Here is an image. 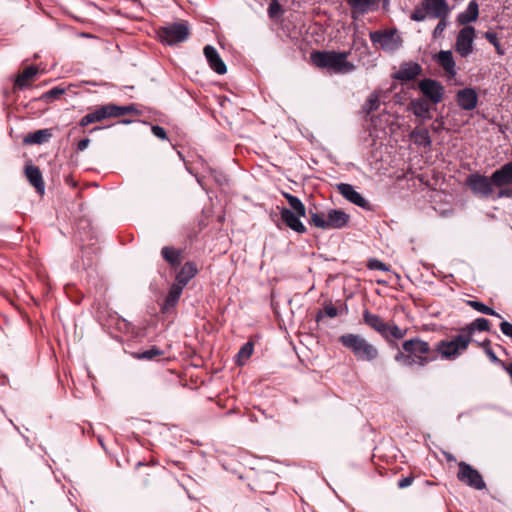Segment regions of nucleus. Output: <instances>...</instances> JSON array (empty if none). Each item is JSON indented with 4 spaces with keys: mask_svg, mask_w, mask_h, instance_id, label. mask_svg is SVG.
Returning a JSON list of instances; mask_svg holds the SVG:
<instances>
[{
    "mask_svg": "<svg viewBox=\"0 0 512 512\" xmlns=\"http://www.w3.org/2000/svg\"><path fill=\"white\" fill-rule=\"evenodd\" d=\"M203 53L211 69L218 74H224V62L217 50L212 45H206Z\"/></svg>",
    "mask_w": 512,
    "mask_h": 512,
    "instance_id": "obj_16",
    "label": "nucleus"
},
{
    "mask_svg": "<svg viewBox=\"0 0 512 512\" xmlns=\"http://www.w3.org/2000/svg\"><path fill=\"white\" fill-rule=\"evenodd\" d=\"M439 64L446 72L451 75L455 74V62L452 57L451 51H440L437 56Z\"/></svg>",
    "mask_w": 512,
    "mask_h": 512,
    "instance_id": "obj_30",
    "label": "nucleus"
},
{
    "mask_svg": "<svg viewBox=\"0 0 512 512\" xmlns=\"http://www.w3.org/2000/svg\"><path fill=\"white\" fill-rule=\"evenodd\" d=\"M280 12V5L277 1H272L268 8V13L271 18H275L279 15Z\"/></svg>",
    "mask_w": 512,
    "mask_h": 512,
    "instance_id": "obj_45",
    "label": "nucleus"
},
{
    "mask_svg": "<svg viewBox=\"0 0 512 512\" xmlns=\"http://www.w3.org/2000/svg\"><path fill=\"white\" fill-rule=\"evenodd\" d=\"M491 179L497 187L512 184V163L505 164L501 169L496 170Z\"/></svg>",
    "mask_w": 512,
    "mask_h": 512,
    "instance_id": "obj_21",
    "label": "nucleus"
},
{
    "mask_svg": "<svg viewBox=\"0 0 512 512\" xmlns=\"http://www.w3.org/2000/svg\"><path fill=\"white\" fill-rule=\"evenodd\" d=\"M76 234L82 243L89 242L82 246V254L87 258V263L84 264L91 266L93 255H97L99 252V247L96 245L97 233L92 227L91 221L87 218H80L76 223Z\"/></svg>",
    "mask_w": 512,
    "mask_h": 512,
    "instance_id": "obj_4",
    "label": "nucleus"
},
{
    "mask_svg": "<svg viewBox=\"0 0 512 512\" xmlns=\"http://www.w3.org/2000/svg\"><path fill=\"white\" fill-rule=\"evenodd\" d=\"M183 287L176 283L172 284L170 290L161 306V311L163 313H168L171 309H173L182 295Z\"/></svg>",
    "mask_w": 512,
    "mask_h": 512,
    "instance_id": "obj_19",
    "label": "nucleus"
},
{
    "mask_svg": "<svg viewBox=\"0 0 512 512\" xmlns=\"http://www.w3.org/2000/svg\"><path fill=\"white\" fill-rule=\"evenodd\" d=\"M65 92H66V88L56 86V87H53L50 90L44 92L41 95V99L46 102L53 101V100L59 99L60 96L63 95Z\"/></svg>",
    "mask_w": 512,
    "mask_h": 512,
    "instance_id": "obj_37",
    "label": "nucleus"
},
{
    "mask_svg": "<svg viewBox=\"0 0 512 512\" xmlns=\"http://www.w3.org/2000/svg\"><path fill=\"white\" fill-rule=\"evenodd\" d=\"M380 104V97L379 94L373 93L370 95V97L367 100V107L369 111H374L379 108Z\"/></svg>",
    "mask_w": 512,
    "mask_h": 512,
    "instance_id": "obj_40",
    "label": "nucleus"
},
{
    "mask_svg": "<svg viewBox=\"0 0 512 512\" xmlns=\"http://www.w3.org/2000/svg\"><path fill=\"white\" fill-rule=\"evenodd\" d=\"M213 118L215 119V121H218V118L216 115H213Z\"/></svg>",
    "mask_w": 512,
    "mask_h": 512,
    "instance_id": "obj_62",
    "label": "nucleus"
},
{
    "mask_svg": "<svg viewBox=\"0 0 512 512\" xmlns=\"http://www.w3.org/2000/svg\"><path fill=\"white\" fill-rule=\"evenodd\" d=\"M411 137L417 145L429 146L431 144L429 132L425 128H416L412 132Z\"/></svg>",
    "mask_w": 512,
    "mask_h": 512,
    "instance_id": "obj_33",
    "label": "nucleus"
},
{
    "mask_svg": "<svg viewBox=\"0 0 512 512\" xmlns=\"http://www.w3.org/2000/svg\"><path fill=\"white\" fill-rule=\"evenodd\" d=\"M213 118L215 119V121H218V118L216 115H213Z\"/></svg>",
    "mask_w": 512,
    "mask_h": 512,
    "instance_id": "obj_60",
    "label": "nucleus"
},
{
    "mask_svg": "<svg viewBox=\"0 0 512 512\" xmlns=\"http://www.w3.org/2000/svg\"><path fill=\"white\" fill-rule=\"evenodd\" d=\"M363 319L371 328L383 336H387L388 323H385L378 315L371 314L368 310H365L363 313Z\"/></svg>",
    "mask_w": 512,
    "mask_h": 512,
    "instance_id": "obj_23",
    "label": "nucleus"
},
{
    "mask_svg": "<svg viewBox=\"0 0 512 512\" xmlns=\"http://www.w3.org/2000/svg\"><path fill=\"white\" fill-rule=\"evenodd\" d=\"M161 255L171 266L176 267L180 265V252L175 248L165 246L161 250Z\"/></svg>",
    "mask_w": 512,
    "mask_h": 512,
    "instance_id": "obj_31",
    "label": "nucleus"
},
{
    "mask_svg": "<svg viewBox=\"0 0 512 512\" xmlns=\"http://www.w3.org/2000/svg\"><path fill=\"white\" fill-rule=\"evenodd\" d=\"M133 121L130 120V119H122L119 121V123L121 124H124V125H128V124H131Z\"/></svg>",
    "mask_w": 512,
    "mask_h": 512,
    "instance_id": "obj_53",
    "label": "nucleus"
},
{
    "mask_svg": "<svg viewBox=\"0 0 512 512\" xmlns=\"http://www.w3.org/2000/svg\"><path fill=\"white\" fill-rule=\"evenodd\" d=\"M468 304L474 308L475 310L483 313V314H486V315H492V316H496L498 318H501V316L496 312L494 311L492 308L484 305L483 303L481 302H478V301H469Z\"/></svg>",
    "mask_w": 512,
    "mask_h": 512,
    "instance_id": "obj_38",
    "label": "nucleus"
},
{
    "mask_svg": "<svg viewBox=\"0 0 512 512\" xmlns=\"http://www.w3.org/2000/svg\"><path fill=\"white\" fill-rule=\"evenodd\" d=\"M458 478L460 481L475 489H483L485 487V483L479 472L464 462L459 464Z\"/></svg>",
    "mask_w": 512,
    "mask_h": 512,
    "instance_id": "obj_11",
    "label": "nucleus"
},
{
    "mask_svg": "<svg viewBox=\"0 0 512 512\" xmlns=\"http://www.w3.org/2000/svg\"><path fill=\"white\" fill-rule=\"evenodd\" d=\"M52 136V133L49 129H40L35 132L27 134L23 143L25 145H33V144H43L47 142Z\"/></svg>",
    "mask_w": 512,
    "mask_h": 512,
    "instance_id": "obj_26",
    "label": "nucleus"
},
{
    "mask_svg": "<svg viewBox=\"0 0 512 512\" xmlns=\"http://www.w3.org/2000/svg\"><path fill=\"white\" fill-rule=\"evenodd\" d=\"M109 112L111 115V118H117L121 117L127 114H139L140 111L136 108L134 104L126 105V106H119L114 103L108 104Z\"/></svg>",
    "mask_w": 512,
    "mask_h": 512,
    "instance_id": "obj_28",
    "label": "nucleus"
},
{
    "mask_svg": "<svg viewBox=\"0 0 512 512\" xmlns=\"http://www.w3.org/2000/svg\"><path fill=\"white\" fill-rule=\"evenodd\" d=\"M164 351L157 346H152L147 350L133 353L134 358L138 360H154L157 357L163 356Z\"/></svg>",
    "mask_w": 512,
    "mask_h": 512,
    "instance_id": "obj_32",
    "label": "nucleus"
},
{
    "mask_svg": "<svg viewBox=\"0 0 512 512\" xmlns=\"http://www.w3.org/2000/svg\"><path fill=\"white\" fill-rule=\"evenodd\" d=\"M467 184L473 193L480 197H488L493 192V182L485 176L479 174L470 175L467 178Z\"/></svg>",
    "mask_w": 512,
    "mask_h": 512,
    "instance_id": "obj_10",
    "label": "nucleus"
},
{
    "mask_svg": "<svg viewBox=\"0 0 512 512\" xmlns=\"http://www.w3.org/2000/svg\"><path fill=\"white\" fill-rule=\"evenodd\" d=\"M421 72V67L417 63H404L400 66L399 70L394 74V78L402 81H409L418 76Z\"/></svg>",
    "mask_w": 512,
    "mask_h": 512,
    "instance_id": "obj_20",
    "label": "nucleus"
},
{
    "mask_svg": "<svg viewBox=\"0 0 512 512\" xmlns=\"http://www.w3.org/2000/svg\"><path fill=\"white\" fill-rule=\"evenodd\" d=\"M324 313L330 317V318H334L338 315V310L334 307V306H331V305H327L325 306L324 308Z\"/></svg>",
    "mask_w": 512,
    "mask_h": 512,
    "instance_id": "obj_48",
    "label": "nucleus"
},
{
    "mask_svg": "<svg viewBox=\"0 0 512 512\" xmlns=\"http://www.w3.org/2000/svg\"><path fill=\"white\" fill-rule=\"evenodd\" d=\"M38 73L36 66L26 67L14 81V87L23 90L28 87V81L32 80Z\"/></svg>",
    "mask_w": 512,
    "mask_h": 512,
    "instance_id": "obj_25",
    "label": "nucleus"
},
{
    "mask_svg": "<svg viewBox=\"0 0 512 512\" xmlns=\"http://www.w3.org/2000/svg\"><path fill=\"white\" fill-rule=\"evenodd\" d=\"M419 89L433 103H439L443 99L444 88L435 80L425 79L420 81Z\"/></svg>",
    "mask_w": 512,
    "mask_h": 512,
    "instance_id": "obj_12",
    "label": "nucleus"
},
{
    "mask_svg": "<svg viewBox=\"0 0 512 512\" xmlns=\"http://www.w3.org/2000/svg\"><path fill=\"white\" fill-rule=\"evenodd\" d=\"M90 143L89 138H83L77 143V150L78 151H84Z\"/></svg>",
    "mask_w": 512,
    "mask_h": 512,
    "instance_id": "obj_49",
    "label": "nucleus"
},
{
    "mask_svg": "<svg viewBox=\"0 0 512 512\" xmlns=\"http://www.w3.org/2000/svg\"><path fill=\"white\" fill-rule=\"evenodd\" d=\"M450 13L446 0H422L419 8L411 14L414 21H424L426 17L447 18Z\"/></svg>",
    "mask_w": 512,
    "mask_h": 512,
    "instance_id": "obj_7",
    "label": "nucleus"
},
{
    "mask_svg": "<svg viewBox=\"0 0 512 512\" xmlns=\"http://www.w3.org/2000/svg\"><path fill=\"white\" fill-rule=\"evenodd\" d=\"M512 196V192L510 190H501L498 194V197H510Z\"/></svg>",
    "mask_w": 512,
    "mask_h": 512,
    "instance_id": "obj_51",
    "label": "nucleus"
},
{
    "mask_svg": "<svg viewBox=\"0 0 512 512\" xmlns=\"http://www.w3.org/2000/svg\"><path fill=\"white\" fill-rule=\"evenodd\" d=\"M219 45L221 48H224V44L221 42V40H219Z\"/></svg>",
    "mask_w": 512,
    "mask_h": 512,
    "instance_id": "obj_58",
    "label": "nucleus"
},
{
    "mask_svg": "<svg viewBox=\"0 0 512 512\" xmlns=\"http://www.w3.org/2000/svg\"><path fill=\"white\" fill-rule=\"evenodd\" d=\"M213 118L215 119V121H218V118L216 115H213Z\"/></svg>",
    "mask_w": 512,
    "mask_h": 512,
    "instance_id": "obj_61",
    "label": "nucleus"
},
{
    "mask_svg": "<svg viewBox=\"0 0 512 512\" xmlns=\"http://www.w3.org/2000/svg\"><path fill=\"white\" fill-rule=\"evenodd\" d=\"M500 328L504 335H506L507 337L512 339V324L511 323H509L507 321H503L500 324Z\"/></svg>",
    "mask_w": 512,
    "mask_h": 512,
    "instance_id": "obj_46",
    "label": "nucleus"
},
{
    "mask_svg": "<svg viewBox=\"0 0 512 512\" xmlns=\"http://www.w3.org/2000/svg\"><path fill=\"white\" fill-rule=\"evenodd\" d=\"M253 345L252 343H246L242 346L235 357V361L238 365H243L245 361L252 355Z\"/></svg>",
    "mask_w": 512,
    "mask_h": 512,
    "instance_id": "obj_36",
    "label": "nucleus"
},
{
    "mask_svg": "<svg viewBox=\"0 0 512 512\" xmlns=\"http://www.w3.org/2000/svg\"><path fill=\"white\" fill-rule=\"evenodd\" d=\"M300 215H298L296 212L283 208L281 210V218L283 222L292 230L298 232V233H304L306 231V228L304 224L300 220Z\"/></svg>",
    "mask_w": 512,
    "mask_h": 512,
    "instance_id": "obj_17",
    "label": "nucleus"
},
{
    "mask_svg": "<svg viewBox=\"0 0 512 512\" xmlns=\"http://www.w3.org/2000/svg\"><path fill=\"white\" fill-rule=\"evenodd\" d=\"M151 131L153 133V135L161 140H166L167 139V133L165 131V129L159 125H152L151 126Z\"/></svg>",
    "mask_w": 512,
    "mask_h": 512,
    "instance_id": "obj_42",
    "label": "nucleus"
},
{
    "mask_svg": "<svg viewBox=\"0 0 512 512\" xmlns=\"http://www.w3.org/2000/svg\"><path fill=\"white\" fill-rule=\"evenodd\" d=\"M403 349L408 353V355L400 352L395 357L396 361L403 365L409 366L412 364H418L423 366L428 363L430 347L427 342L420 339L407 340L403 343Z\"/></svg>",
    "mask_w": 512,
    "mask_h": 512,
    "instance_id": "obj_3",
    "label": "nucleus"
},
{
    "mask_svg": "<svg viewBox=\"0 0 512 512\" xmlns=\"http://www.w3.org/2000/svg\"><path fill=\"white\" fill-rule=\"evenodd\" d=\"M111 118L108 104L102 105L94 109L93 111L87 113L83 116L79 121L80 127H86L90 124L100 122L104 119Z\"/></svg>",
    "mask_w": 512,
    "mask_h": 512,
    "instance_id": "obj_13",
    "label": "nucleus"
},
{
    "mask_svg": "<svg viewBox=\"0 0 512 512\" xmlns=\"http://www.w3.org/2000/svg\"><path fill=\"white\" fill-rule=\"evenodd\" d=\"M409 109L422 121L430 118L429 104L424 100H412L409 105Z\"/></svg>",
    "mask_w": 512,
    "mask_h": 512,
    "instance_id": "obj_27",
    "label": "nucleus"
},
{
    "mask_svg": "<svg viewBox=\"0 0 512 512\" xmlns=\"http://www.w3.org/2000/svg\"><path fill=\"white\" fill-rule=\"evenodd\" d=\"M339 341L351 350L358 360L373 361L378 357V349L361 335L344 334L340 336Z\"/></svg>",
    "mask_w": 512,
    "mask_h": 512,
    "instance_id": "obj_2",
    "label": "nucleus"
},
{
    "mask_svg": "<svg viewBox=\"0 0 512 512\" xmlns=\"http://www.w3.org/2000/svg\"><path fill=\"white\" fill-rule=\"evenodd\" d=\"M101 129H103V127L96 126V127L92 128V129L90 130V133H91V132H94V131H97V130H101Z\"/></svg>",
    "mask_w": 512,
    "mask_h": 512,
    "instance_id": "obj_54",
    "label": "nucleus"
},
{
    "mask_svg": "<svg viewBox=\"0 0 512 512\" xmlns=\"http://www.w3.org/2000/svg\"><path fill=\"white\" fill-rule=\"evenodd\" d=\"M490 323L485 318H478L475 321H473L463 332L465 335H470V338L472 337L474 330L479 331H487L489 330Z\"/></svg>",
    "mask_w": 512,
    "mask_h": 512,
    "instance_id": "obj_35",
    "label": "nucleus"
},
{
    "mask_svg": "<svg viewBox=\"0 0 512 512\" xmlns=\"http://www.w3.org/2000/svg\"><path fill=\"white\" fill-rule=\"evenodd\" d=\"M144 465H145V464H144L143 462L139 461V462L136 464V467L138 468V467H140V466H144Z\"/></svg>",
    "mask_w": 512,
    "mask_h": 512,
    "instance_id": "obj_55",
    "label": "nucleus"
},
{
    "mask_svg": "<svg viewBox=\"0 0 512 512\" xmlns=\"http://www.w3.org/2000/svg\"><path fill=\"white\" fill-rule=\"evenodd\" d=\"M350 216L340 209H330L324 213L310 211V222L315 227L330 230L342 229L347 226Z\"/></svg>",
    "mask_w": 512,
    "mask_h": 512,
    "instance_id": "obj_5",
    "label": "nucleus"
},
{
    "mask_svg": "<svg viewBox=\"0 0 512 512\" xmlns=\"http://www.w3.org/2000/svg\"><path fill=\"white\" fill-rule=\"evenodd\" d=\"M488 355H489V357H490V359H491L492 361H497V360H498V358L496 357V355H495L491 350H488Z\"/></svg>",
    "mask_w": 512,
    "mask_h": 512,
    "instance_id": "obj_52",
    "label": "nucleus"
},
{
    "mask_svg": "<svg viewBox=\"0 0 512 512\" xmlns=\"http://www.w3.org/2000/svg\"><path fill=\"white\" fill-rule=\"evenodd\" d=\"M369 267H370L371 269H377V270H382V271H388L387 266H386L383 262H381V261H379V260H376V259L369 261Z\"/></svg>",
    "mask_w": 512,
    "mask_h": 512,
    "instance_id": "obj_47",
    "label": "nucleus"
},
{
    "mask_svg": "<svg viewBox=\"0 0 512 512\" xmlns=\"http://www.w3.org/2000/svg\"><path fill=\"white\" fill-rule=\"evenodd\" d=\"M412 483V478L410 477H405V478H402L399 482H398V486L400 488H406L408 486H410Z\"/></svg>",
    "mask_w": 512,
    "mask_h": 512,
    "instance_id": "obj_50",
    "label": "nucleus"
},
{
    "mask_svg": "<svg viewBox=\"0 0 512 512\" xmlns=\"http://www.w3.org/2000/svg\"><path fill=\"white\" fill-rule=\"evenodd\" d=\"M351 2L357 10L365 12L375 4L376 0H351Z\"/></svg>",
    "mask_w": 512,
    "mask_h": 512,
    "instance_id": "obj_39",
    "label": "nucleus"
},
{
    "mask_svg": "<svg viewBox=\"0 0 512 512\" xmlns=\"http://www.w3.org/2000/svg\"><path fill=\"white\" fill-rule=\"evenodd\" d=\"M348 55V52L317 51L311 53L310 60L318 68L346 74L355 69V65L347 60Z\"/></svg>",
    "mask_w": 512,
    "mask_h": 512,
    "instance_id": "obj_1",
    "label": "nucleus"
},
{
    "mask_svg": "<svg viewBox=\"0 0 512 512\" xmlns=\"http://www.w3.org/2000/svg\"><path fill=\"white\" fill-rule=\"evenodd\" d=\"M25 175L36 191L40 194H44L45 184L40 169L33 164L26 165Z\"/></svg>",
    "mask_w": 512,
    "mask_h": 512,
    "instance_id": "obj_14",
    "label": "nucleus"
},
{
    "mask_svg": "<svg viewBox=\"0 0 512 512\" xmlns=\"http://www.w3.org/2000/svg\"><path fill=\"white\" fill-rule=\"evenodd\" d=\"M469 343L470 335L463 332L451 340L439 342L436 349L442 358L455 359L468 348Z\"/></svg>",
    "mask_w": 512,
    "mask_h": 512,
    "instance_id": "obj_8",
    "label": "nucleus"
},
{
    "mask_svg": "<svg viewBox=\"0 0 512 512\" xmlns=\"http://www.w3.org/2000/svg\"><path fill=\"white\" fill-rule=\"evenodd\" d=\"M478 96L475 90L465 88L457 93V103L464 110H472L476 107Z\"/></svg>",
    "mask_w": 512,
    "mask_h": 512,
    "instance_id": "obj_15",
    "label": "nucleus"
},
{
    "mask_svg": "<svg viewBox=\"0 0 512 512\" xmlns=\"http://www.w3.org/2000/svg\"><path fill=\"white\" fill-rule=\"evenodd\" d=\"M283 196L287 199L292 211L296 212L300 216H306V208L299 198L286 192H283Z\"/></svg>",
    "mask_w": 512,
    "mask_h": 512,
    "instance_id": "obj_34",
    "label": "nucleus"
},
{
    "mask_svg": "<svg viewBox=\"0 0 512 512\" xmlns=\"http://www.w3.org/2000/svg\"><path fill=\"white\" fill-rule=\"evenodd\" d=\"M478 5L475 1L468 4L466 10L458 15V22L462 25L475 21L478 18Z\"/></svg>",
    "mask_w": 512,
    "mask_h": 512,
    "instance_id": "obj_29",
    "label": "nucleus"
},
{
    "mask_svg": "<svg viewBox=\"0 0 512 512\" xmlns=\"http://www.w3.org/2000/svg\"><path fill=\"white\" fill-rule=\"evenodd\" d=\"M485 38L491 43L494 45V47L497 49L498 53L499 54H502V51H501V47H500V44L497 40V36L495 33L493 32H486L485 33Z\"/></svg>",
    "mask_w": 512,
    "mask_h": 512,
    "instance_id": "obj_43",
    "label": "nucleus"
},
{
    "mask_svg": "<svg viewBox=\"0 0 512 512\" xmlns=\"http://www.w3.org/2000/svg\"><path fill=\"white\" fill-rule=\"evenodd\" d=\"M189 25L186 21L174 22L157 30L158 39L165 45H176L189 37Z\"/></svg>",
    "mask_w": 512,
    "mask_h": 512,
    "instance_id": "obj_6",
    "label": "nucleus"
},
{
    "mask_svg": "<svg viewBox=\"0 0 512 512\" xmlns=\"http://www.w3.org/2000/svg\"><path fill=\"white\" fill-rule=\"evenodd\" d=\"M218 220H219V221H223V220H224V216L219 215V216H218Z\"/></svg>",
    "mask_w": 512,
    "mask_h": 512,
    "instance_id": "obj_56",
    "label": "nucleus"
},
{
    "mask_svg": "<svg viewBox=\"0 0 512 512\" xmlns=\"http://www.w3.org/2000/svg\"><path fill=\"white\" fill-rule=\"evenodd\" d=\"M440 19V22L437 24V26L435 27L434 31H433V36L435 38L439 37L443 31L445 30L446 26H447V22H446V18H439Z\"/></svg>",
    "mask_w": 512,
    "mask_h": 512,
    "instance_id": "obj_44",
    "label": "nucleus"
},
{
    "mask_svg": "<svg viewBox=\"0 0 512 512\" xmlns=\"http://www.w3.org/2000/svg\"><path fill=\"white\" fill-rule=\"evenodd\" d=\"M390 334L396 339H401L405 336V331L401 330L397 325L395 324H388V330L387 335Z\"/></svg>",
    "mask_w": 512,
    "mask_h": 512,
    "instance_id": "obj_41",
    "label": "nucleus"
},
{
    "mask_svg": "<svg viewBox=\"0 0 512 512\" xmlns=\"http://www.w3.org/2000/svg\"><path fill=\"white\" fill-rule=\"evenodd\" d=\"M321 317H322V314H321V313H320V314H318V316H317V320H319Z\"/></svg>",
    "mask_w": 512,
    "mask_h": 512,
    "instance_id": "obj_59",
    "label": "nucleus"
},
{
    "mask_svg": "<svg viewBox=\"0 0 512 512\" xmlns=\"http://www.w3.org/2000/svg\"><path fill=\"white\" fill-rule=\"evenodd\" d=\"M196 274V265L193 262H186L176 275V284L184 288Z\"/></svg>",
    "mask_w": 512,
    "mask_h": 512,
    "instance_id": "obj_24",
    "label": "nucleus"
},
{
    "mask_svg": "<svg viewBox=\"0 0 512 512\" xmlns=\"http://www.w3.org/2000/svg\"><path fill=\"white\" fill-rule=\"evenodd\" d=\"M475 38V29L471 26L462 28L457 36L455 49L463 57L468 56L473 51V42Z\"/></svg>",
    "mask_w": 512,
    "mask_h": 512,
    "instance_id": "obj_9",
    "label": "nucleus"
},
{
    "mask_svg": "<svg viewBox=\"0 0 512 512\" xmlns=\"http://www.w3.org/2000/svg\"><path fill=\"white\" fill-rule=\"evenodd\" d=\"M372 40L375 43H378L383 49L386 50H394L399 46L398 36L396 33H386V34H372Z\"/></svg>",
    "mask_w": 512,
    "mask_h": 512,
    "instance_id": "obj_22",
    "label": "nucleus"
},
{
    "mask_svg": "<svg viewBox=\"0 0 512 512\" xmlns=\"http://www.w3.org/2000/svg\"><path fill=\"white\" fill-rule=\"evenodd\" d=\"M223 99L219 98V105L222 106L223 105Z\"/></svg>",
    "mask_w": 512,
    "mask_h": 512,
    "instance_id": "obj_57",
    "label": "nucleus"
},
{
    "mask_svg": "<svg viewBox=\"0 0 512 512\" xmlns=\"http://www.w3.org/2000/svg\"><path fill=\"white\" fill-rule=\"evenodd\" d=\"M337 189L340 192V194L346 198L351 203L359 206V207H365L366 206V200L358 193L354 187L350 184L341 183L337 185Z\"/></svg>",
    "mask_w": 512,
    "mask_h": 512,
    "instance_id": "obj_18",
    "label": "nucleus"
}]
</instances>
